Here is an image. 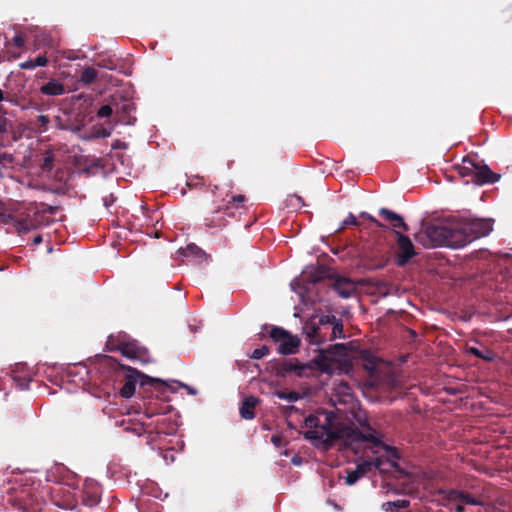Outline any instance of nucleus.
<instances>
[{
	"label": "nucleus",
	"instance_id": "52",
	"mask_svg": "<svg viewBox=\"0 0 512 512\" xmlns=\"http://www.w3.org/2000/svg\"><path fill=\"white\" fill-rule=\"evenodd\" d=\"M5 98H4V93L3 91L0 89V102L3 101Z\"/></svg>",
	"mask_w": 512,
	"mask_h": 512
},
{
	"label": "nucleus",
	"instance_id": "22",
	"mask_svg": "<svg viewBox=\"0 0 512 512\" xmlns=\"http://www.w3.org/2000/svg\"><path fill=\"white\" fill-rule=\"evenodd\" d=\"M258 404V399L253 396L244 398L242 405L239 409L240 415L243 419L251 420L255 417V407Z\"/></svg>",
	"mask_w": 512,
	"mask_h": 512
},
{
	"label": "nucleus",
	"instance_id": "17",
	"mask_svg": "<svg viewBox=\"0 0 512 512\" xmlns=\"http://www.w3.org/2000/svg\"><path fill=\"white\" fill-rule=\"evenodd\" d=\"M115 106V113L118 122L124 125L135 124L136 117L131 115V112L135 110L134 103L126 100L121 104H116Z\"/></svg>",
	"mask_w": 512,
	"mask_h": 512
},
{
	"label": "nucleus",
	"instance_id": "39",
	"mask_svg": "<svg viewBox=\"0 0 512 512\" xmlns=\"http://www.w3.org/2000/svg\"><path fill=\"white\" fill-rule=\"evenodd\" d=\"M360 217L370 221L371 223H373L378 228L385 227L380 221H378L375 217H373L372 215H370L367 212H361L360 213Z\"/></svg>",
	"mask_w": 512,
	"mask_h": 512
},
{
	"label": "nucleus",
	"instance_id": "16",
	"mask_svg": "<svg viewBox=\"0 0 512 512\" xmlns=\"http://www.w3.org/2000/svg\"><path fill=\"white\" fill-rule=\"evenodd\" d=\"M333 290L342 298L347 299L356 293V284L353 280L337 276L332 283Z\"/></svg>",
	"mask_w": 512,
	"mask_h": 512
},
{
	"label": "nucleus",
	"instance_id": "2",
	"mask_svg": "<svg viewBox=\"0 0 512 512\" xmlns=\"http://www.w3.org/2000/svg\"><path fill=\"white\" fill-rule=\"evenodd\" d=\"M346 354L343 344H335L330 349L321 350L308 363H294L291 360L283 364V371L294 373L299 377H309L315 372L328 375L350 374L353 371L352 362L343 357Z\"/></svg>",
	"mask_w": 512,
	"mask_h": 512
},
{
	"label": "nucleus",
	"instance_id": "6",
	"mask_svg": "<svg viewBox=\"0 0 512 512\" xmlns=\"http://www.w3.org/2000/svg\"><path fill=\"white\" fill-rule=\"evenodd\" d=\"M425 234L430 240L431 246H449L459 248L456 238V228L452 229L443 225H428Z\"/></svg>",
	"mask_w": 512,
	"mask_h": 512
},
{
	"label": "nucleus",
	"instance_id": "15",
	"mask_svg": "<svg viewBox=\"0 0 512 512\" xmlns=\"http://www.w3.org/2000/svg\"><path fill=\"white\" fill-rule=\"evenodd\" d=\"M448 506L456 512H463L466 504L477 505L478 502L469 496L458 491H450L447 495Z\"/></svg>",
	"mask_w": 512,
	"mask_h": 512
},
{
	"label": "nucleus",
	"instance_id": "19",
	"mask_svg": "<svg viewBox=\"0 0 512 512\" xmlns=\"http://www.w3.org/2000/svg\"><path fill=\"white\" fill-rule=\"evenodd\" d=\"M477 157L467 155L462 159V163L455 166L458 174L461 177H470V182L473 183L474 173L476 169Z\"/></svg>",
	"mask_w": 512,
	"mask_h": 512
},
{
	"label": "nucleus",
	"instance_id": "44",
	"mask_svg": "<svg viewBox=\"0 0 512 512\" xmlns=\"http://www.w3.org/2000/svg\"><path fill=\"white\" fill-rule=\"evenodd\" d=\"M13 42L16 47L22 48L25 45V39L22 35H15L13 38Z\"/></svg>",
	"mask_w": 512,
	"mask_h": 512
},
{
	"label": "nucleus",
	"instance_id": "14",
	"mask_svg": "<svg viewBox=\"0 0 512 512\" xmlns=\"http://www.w3.org/2000/svg\"><path fill=\"white\" fill-rule=\"evenodd\" d=\"M11 379L17 384H30L32 382L44 384L43 381L37 379V374L34 373L26 364H16L15 368L11 371Z\"/></svg>",
	"mask_w": 512,
	"mask_h": 512
},
{
	"label": "nucleus",
	"instance_id": "36",
	"mask_svg": "<svg viewBox=\"0 0 512 512\" xmlns=\"http://www.w3.org/2000/svg\"><path fill=\"white\" fill-rule=\"evenodd\" d=\"M332 326L333 327H332V336H331V338L335 339L337 337H341L342 333H343V325L340 322V320H337L336 322H334L332 324Z\"/></svg>",
	"mask_w": 512,
	"mask_h": 512
},
{
	"label": "nucleus",
	"instance_id": "20",
	"mask_svg": "<svg viewBox=\"0 0 512 512\" xmlns=\"http://www.w3.org/2000/svg\"><path fill=\"white\" fill-rule=\"evenodd\" d=\"M379 215L382 216L386 221H388L393 229H402L404 232H407L409 230L408 225L405 223L402 216L395 213L394 211H391L387 208H380L379 209ZM396 230H394L395 232Z\"/></svg>",
	"mask_w": 512,
	"mask_h": 512
},
{
	"label": "nucleus",
	"instance_id": "33",
	"mask_svg": "<svg viewBox=\"0 0 512 512\" xmlns=\"http://www.w3.org/2000/svg\"><path fill=\"white\" fill-rule=\"evenodd\" d=\"M269 352H270V349L266 345H263L262 347L255 349L252 352L251 357L253 359H261V358L265 357L266 355H268Z\"/></svg>",
	"mask_w": 512,
	"mask_h": 512
},
{
	"label": "nucleus",
	"instance_id": "49",
	"mask_svg": "<svg viewBox=\"0 0 512 512\" xmlns=\"http://www.w3.org/2000/svg\"><path fill=\"white\" fill-rule=\"evenodd\" d=\"M447 392L450 394H456V393L461 392V390L458 388L449 387V388H447Z\"/></svg>",
	"mask_w": 512,
	"mask_h": 512
},
{
	"label": "nucleus",
	"instance_id": "21",
	"mask_svg": "<svg viewBox=\"0 0 512 512\" xmlns=\"http://www.w3.org/2000/svg\"><path fill=\"white\" fill-rule=\"evenodd\" d=\"M41 94L46 96H60L65 93V86L56 79H51L39 88Z\"/></svg>",
	"mask_w": 512,
	"mask_h": 512
},
{
	"label": "nucleus",
	"instance_id": "51",
	"mask_svg": "<svg viewBox=\"0 0 512 512\" xmlns=\"http://www.w3.org/2000/svg\"><path fill=\"white\" fill-rule=\"evenodd\" d=\"M98 502V497L97 496H93L92 500H91V504H96Z\"/></svg>",
	"mask_w": 512,
	"mask_h": 512
},
{
	"label": "nucleus",
	"instance_id": "29",
	"mask_svg": "<svg viewBox=\"0 0 512 512\" xmlns=\"http://www.w3.org/2000/svg\"><path fill=\"white\" fill-rule=\"evenodd\" d=\"M182 255L185 256V257H196V258H199V257L204 256L205 253L197 245L189 244L184 249H182Z\"/></svg>",
	"mask_w": 512,
	"mask_h": 512
},
{
	"label": "nucleus",
	"instance_id": "18",
	"mask_svg": "<svg viewBox=\"0 0 512 512\" xmlns=\"http://www.w3.org/2000/svg\"><path fill=\"white\" fill-rule=\"evenodd\" d=\"M226 216H233V213L230 211V206H225V208H218L213 211L211 216L205 218V224L211 228H221L226 225Z\"/></svg>",
	"mask_w": 512,
	"mask_h": 512
},
{
	"label": "nucleus",
	"instance_id": "50",
	"mask_svg": "<svg viewBox=\"0 0 512 512\" xmlns=\"http://www.w3.org/2000/svg\"><path fill=\"white\" fill-rule=\"evenodd\" d=\"M57 207L55 206H47V208L45 209V211L51 213V214H54L56 211H57Z\"/></svg>",
	"mask_w": 512,
	"mask_h": 512
},
{
	"label": "nucleus",
	"instance_id": "1",
	"mask_svg": "<svg viewBox=\"0 0 512 512\" xmlns=\"http://www.w3.org/2000/svg\"><path fill=\"white\" fill-rule=\"evenodd\" d=\"M330 400L335 410H317L305 419L304 436L315 447L329 450L336 444L355 454L364 450L356 469L364 476L373 468L388 471L399 458L394 447L382 442V434L369 425L367 413L360 407L351 386H336Z\"/></svg>",
	"mask_w": 512,
	"mask_h": 512
},
{
	"label": "nucleus",
	"instance_id": "47",
	"mask_svg": "<svg viewBox=\"0 0 512 512\" xmlns=\"http://www.w3.org/2000/svg\"><path fill=\"white\" fill-rule=\"evenodd\" d=\"M43 241L42 239V236L40 234L36 235L34 238H33V241H32V244L33 245H39L41 244Z\"/></svg>",
	"mask_w": 512,
	"mask_h": 512
},
{
	"label": "nucleus",
	"instance_id": "40",
	"mask_svg": "<svg viewBox=\"0 0 512 512\" xmlns=\"http://www.w3.org/2000/svg\"><path fill=\"white\" fill-rule=\"evenodd\" d=\"M136 386H121L120 395L124 398H130L135 393Z\"/></svg>",
	"mask_w": 512,
	"mask_h": 512
},
{
	"label": "nucleus",
	"instance_id": "26",
	"mask_svg": "<svg viewBox=\"0 0 512 512\" xmlns=\"http://www.w3.org/2000/svg\"><path fill=\"white\" fill-rule=\"evenodd\" d=\"M16 231L18 234L23 235L28 233L31 230H34L37 228L36 221L34 219H23L21 221H18L15 225Z\"/></svg>",
	"mask_w": 512,
	"mask_h": 512
},
{
	"label": "nucleus",
	"instance_id": "10",
	"mask_svg": "<svg viewBox=\"0 0 512 512\" xmlns=\"http://www.w3.org/2000/svg\"><path fill=\"white\" fill-rule=\"evenodd\" d=\"M121 354L131 360H137L142 363H148L150 361V354L147 348L139 346L135 340L124 338L121 347Z\"/></svg>",
	"mask_w": 512,
	"mask_h": 512
},
{
	"label": "nucleus",
	"instance_id": "48",
	"mask_svg": "<svg viewBox=\"0 0 512 512\" xmlns=\"http://www.w3.org/2000/svg\"><path fill=\"white\" fill-rule=\"evenodd\" d=\"M359 387L362 388L363 393H366V392L374 390V388H376L377 386L368 385V386H359Z\"/></svg>",
	"mask_w": 512,
	"mask_h": 512
},
{
	"label": "nucleus",
	"instance_id": "7",
	"mask_svg": "<svg viewBox=\"0 0 512 512\" xmlns=\"http://www.w3.org/2000/svg\"><path fill=\"white\" fill-rule=\"evenodd\" d=\"M270 337L274 342L279 343L277 350L280 354L289 355L295 354L298 351L300 339L282 327H271Z\"/></svg>",
	"mask_w": 512,
	"mask_h": 512
},
{
	"label": "nucleus",
	"instance_id": "46",
	"mask_svg": "<svg viewBox=\"0 0 512 512\" xmlns=\"http://www.w3.org/2000/svg\"><path fill=\"white\" fill-rule=\"evenodd\" d=\"M391 504H393L394 506L399 507V508H405V507H407L408 502L406 500H398L394 503H390V502L387 503V505H391Z\"/></svg>",
	"mask_w": 512,
	"mask_h": 512
},
{
	"label": "nucleus",
	"instance_id": "23",
	"mask_svg": "<svg viewBox=\"0 0 512 512\" xmlns=\"http://www.w3.org/2000/svg\"><path fill=\"white\" fill-rule=\"evenodd\" d=\"M29 123L34 133L43 134L48 131L51 119L48 115L41 114L31 119Z\"/></svg>",
	"mask_w": 512,
	"mask_h": 512
},
{
	"label": "nucleus",
	"instance_id": "24",
	"mask_svg": "<svg viewBox=\"0 0 512 512\" xmlns=\"http://www.w3.org/2000/svg\"><path fill=\"white\" fill-rule=\"evenodd\" d=\"M124 338H126V334H119L118 336H109L107 342H106V350L113 352V351H119L121 353V347L122 343L124 341Z\"/></svg>",
	"mask_w": 512,
	"mask_h": 512
},
{
	"label": "nucleus",
	"instance_id": "34",
	"mask_svg": "<svg viewBox=\"0 0 512 512\" xmlns=\"http://www.w3.org/2000/svg\"><path fill=\"white\" fill-rule=\"evenodd\" d=\"M362 477V475L359 473V471L357 469L353 470V471H348L347 472V477H346V483L348 485H353L354 483H356L360 478Z\"/></svg>",
	"mask_w": 512,
	"mask_h": 512
},
{
	"label": "nucleus",
	"instance_id": "8",
	"mask_svg": "<svg viewBox=\"0 0 512 512\" xmlns=\"http://www.w3.org/2000/svg\"><path fill=\"white\" fill-rule=\"evenodd\" d=\"M54 384H90L88 368L82 364L70 365L60 373L59 382Z\"/></svg>",
	"mask_w": 512,
	"mask_h": 512
},
{
	"label": "nucleus",
	"instance_id": "31",
	"mask_svg": "<svg viewBox=\"0 0 512 512\" xmlns=\"http://www.w3.org/2000/svg\"><path fill=\"white\" fill-rule=\"evenodd\" d=\"M97 65L101 68H105V69H109V70L118 69L117 61L110 56L100 58Z\"/></svg>",
	"mask_w": 512,
	"mask_h": 512
},
{
	"label": "nucleus",
	"instance_id": "32",
	"mask_svg": "<svg viewBox=\"0 0 512 512\" xmlns=\"http://www.w3.org/2000/svg\"><path fill=\"white\" fill-rule=\"evenodd\" d=\"M53 163H54V156L52 153H46V155L44 156L43 160H42V163H41V168L43 171H51L52 168H53Z\"/></svg>",
	"mask_w": 512,
	"mask_h": 512
},
{
	"label": "nucleus",
	"instance_id": "38",
	"mask_svg": "<svg viewBox=\"0 0 512 512\" xmlns=\"http://www.w3.org/2000/svg\"><path fill=\"white\" fill-rule=\"evenodd\" d=\"M245 200H246V198L244 195H237V196L232 197V200L229 201L226 206H230V210H231L233 207L237 208V207L241 206Z\"/></svg>",
	"mask_w": 512,
	"mask_h": 512
},
{
	"label": "nucleus",
	"instance_id": "27",
	"mask_svg": "<svg viewBox=\"0 0 512 512\" xmlns=\"http://www.w3.org/2000/svg\"><path fill=\"white\" fill-rule=\"evenodd\" d=\"M275 395L278 398H280L288 403H291V402H295L298 399L302 398L304 394H300L298 392L289 391V390L285 389V390L275 392Z\"/></svg>",
	"mask_w": 512,
	"mask_h": 512
},
{
	"label": "nucleus",
	"instance_id": "3",
	"mask_svg": "<svg viewBox=\"0 0 512 512\" xmlns=\"http://www.w3.org/2000/svg\"><path fill=\"white\" fill-rule=\"evenodd\" d=\"M360 363L371 380L364 384H376L377 381L381 384H396V365L393 362L364 350L360 353Z\"/></svg>",
	"mask_w": 512,
	"mask_h": 512
},
{
	"label": "nucleus",
	"instance_id": "43",
	"mask_svg": "<svg viewBox=\"0 0 512 512\" xmlns=\"http://www.w3.org/2000/svg\"><path fill=\"white\" fill-rule=\"evenodd\" d=\"M338 319L334 316V315H325V316H322L319 320V323L321 325H326V324H333L334 322H336Z\"/></svg>",
	"mask_w": 512,
	"mask_h": 512
},
{
	"label": "nucleus",
	"instance_id": "25",
	"mask_svg": "<svg viewBox=\"0 0 512 512\" xmlns=\"http://www.w3.org/2000/svg\"><path fill=\"white\" fill-rule=\"evenodd\" d=\"M48 63V59L45 55H38L35 59L27 60L20 64L22 69L31 70L36 67L46 66Z\"/></svg>",
	"mask_w": 512,
	"mask_h": 512
},
{
	"label": "nucleus",
	"instance_id": "11",
	"mask_svg": "<svg viewBox=\"0 0 512 512\" xmlns=\"http://www.w3.org/2000/svg\"><path fill=\"white\" fill-rule=\"evenodd\" d=\"M464 352L467 356H474L486 362H494L498 357L497 353L477 340L467 343Z\"/></svg>",
	"mask_w": 512,
	"mask_h": 512
},
{
	"label": "nucleus",
	"instance_id": "4",
	"mask_svg": "<svg viewBox=\"0 0 512 512\" xmlns=\"http://www.w3.org/2000/svg\"><path fill=\"white\" fill-rule=\"evenodd\" d=\"M105 364L110 366L114 371L117 378L121 379L124 384H184L180 380L169 379L163 380L161 378L148 376L136 368L121 364L111 356H103Z\"/></svg>",
	"mask_w": 512,
	"mask_h": 512
},
{
	"label": "nucleus",
	"instance_id": "45",
	"mask_svg": "<svg viewBox=\"0 0 512 512\" xmlns=\"http://www.w3.org/2000/svg\"><path fill=\"white\" fill-rule=\"evenodd\" d=\"M109 135H110V132H109V131H107V130H106V129H104V128H101V129H99V130L97 131V133H96L95 137H97V138H106V137H108Z\"/></svg>",
	"mask_w": 512,
	"mask_h": 512
},
{
	"label": "nucleus",
	"instance_id": "41",
	"mask_svg": "<svg viewBox=\"0 0 512 512\" xmlns=\"http://www.w3.org/2000/svg\"><path fill=\"white\" fill-rule=\"evenodd\" d=\"M6 112L0 106V133H3L7 130V118L5 117Z\"/></svg>",
	"mask_w": 512,
	"mask_h": 512
},
{
	"label": "nucleus",
	"instance_id": "35",
	"mask_svg": "<svg viewBox=\"0 0 512 512\" xmlns=\"http://www.w3.org/2000/svg\"><path fill=\"white\" fill-rule=\"evenodd\" d=\"M113 111L114 109L111 105H102L97 112V116L100 118L109 117L113 114Z\"/></svg>",
	"mask_w": 512,
	"mask_h": 512
},
{
	"label": "nucleus",
	"instance_id": "12",
	"mask_svg": "<svg viewBox=\"0 0 512 512\" xmlns=\"http://www.w3.org/2000/svg\"><path fill=\"white\" fill-rule=\"evenodd\" d=\"M501 175L493 172L482 160L476 161L473 183L476 185L494 184L498 182Z\"/></svg>",
	"mask_w": 512,
	"mask_h": 512
},
{
	"label": "nucleus",
	"instance_id": "30",
	"mask_svg": "<svg viewBox=\"0 0 512 512\" xmlns=\"http://www.w3.org/2000/svg\"><path fill=\"white\" fill-rule=\"evenodd\" d=\"M319 331L320 327L312 324L305 327V333L311 343H319Z\"/></svg>",
	"mask_w": 512,
	"mask_h": 512
},
{
	"label": "nucleus",
	"instance_id": "28",
	"mask_svg": "<svg viewBox=\"0 0 512 512\" xmlns=\"http://www.w3.org/2000/svg\"><path fill=\"white\" fill-rule=\"evenodd\" d=\"M97 78V71L93 67H86L82 70L80 81L84 84H91Z\"/></svg>",
	"mask_w": 512,
	"mask_h": 512
},
{
	"label": "nucleus",
	"instance_id": "9",
	"mask_svg": "<svg viewBox=\"0 0 512 512\" xmlns=\"http://www.w3.org/2000/svg\"><path fill=\"white\" fill-rule=\"evenodd\" d=\"M397 240L396 263L399 267H404L416 255L415 247L410 238L400 231H395Z\"/></svg>",
	"mask_w": 512,
	"mask_h": 512
},
{
	"label": "nucleus",
	"instance_id": "37",
	"mask_svg": "<svg viewBox=\"0 0 512 512\" xmlns=\"http://www.w3.org/2000/svg\"><path fill=\"white\" fill-rule=\"evenodd\" d=\"M14 158L11 154L3 152L0 153V170L5 168L8 164H12Z\"/></svg>",
	"mask_w": 512,
	"mask_h": 512
},
{
	"label": "nucleus",
	"instance_id": "5",
	"mask_svg": "<svg viewBox=\"0 0 512 512\" xmlns=\"http://www.w3.org/2000/svg\"><path fill=\"white\" fill-rule=\"evenodd\" d=\"M492 231V222L486 219H473L459 224L456 227V238L459 247L487 236Z\"/></svg>",
	"mask_w": 512,
	"mask_h": 512
},
{
	"label": "nucleus",
	"instance_id": "13",
	"mask_svg": "<svg viewBox=\"0 0 512 512\" xmlns=\"http://www.w3.org/2000/svg\"><path fill=\"white\" fill-rule=\"evenodd\" d=\"M54 123L58 129L71 131L73 133L79 132L83 127V123L77 119H73L71 113L66 110L60 111L54 117Z\"/></svg>",
	"mask_w": 512,
	"mask_h": 512
},
{
	"label": "nucleus",
	"instance_id": "42",
	"mask_svg": "<svg viewBox=\"0 0 512 512\" xmlns=\"http://www.w3.org/2000/svg\"><path fill=\"white\" fill-rule=\"evenodd\" d=\"M347 225H355V226L359 225V222L357 221L356 217L352 213H349L347 218L343 221L342 228Z\"/></svg>",
	"mask_w": 512,
	"mask_h": 512
},
{
	"label": "nucleus",
	"instance_id": "53",
	"mask_svg": "<svg viewBox=\"0 0 512 512\" xmlns=\"http://www.w3.org/2000/svg\"><path fill=\"white\" fill-rule=\"evenodd\" d=\"M185 387H186V388H189V392H190L191 394H195V391H194L193 389H191V388H190V386H185Z\"/></svg>",
	"mask_w": 512,
	"mask_h": 512
}]
</instances>
